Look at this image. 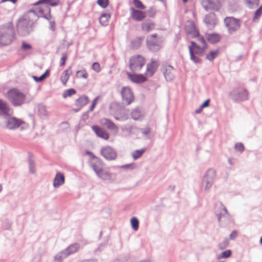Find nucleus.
Wrapping results in <instances>:
<instances>
[{"mask_svg":"<svg viewBox=\"0 0 262 262\" xmlns=\"http://www.w3.org/2000/svg\"><path fill=\"white\" fill-rule=\"evenodd\" d=\"M107 242H105L104 243L100 244L99 245V246L97 248V249H96L95 250V253H97L98 252H100L103 250V249L106 247V245H107Z\"/></svg>","mask_w":262,"mask_h":262,"instance_id":"e2e57ef3","label":"nucleus"},{"mask_svg":"<svg viewBox=\"0 0 262 262\" xmlns=\"http://www.w3.org/2000/svg\"><path fill=\"white\" fill-rule=\"evenodd\" d=\"M205 48H204V46H203V47H201L200 46H199V49L196 48L195 49H194L193 50V51L195 54L198 55L199 56H202L204 54V50H205Z\"/></svg>","mask_w":262,"mask_h":262,"instance_id":"5fc2aeb1","label":"nucleus"},{"mask_svg":"<svg viewBox=\"0 0 262 262\" xmlns=\"http://www.w3.org/2000/svg\"><path fill=\"white\" fill-rule=\"evenodd\" d=\"M89 102V99L86 95H82L76 100L75 104L76 106L82 107Z\"/></svg>","mask_w":262,"mask_h":262,"instance_id":"cd10ccee","label":"nucleus"},{"mask_svg":"<svg viewBox=\"0 0 262 262\" xmlns=\"http://www.w3.org/2000/svg\"><path fill=\"white\" fill-rule=\"evenodd\" d=\"M146 150V148H143L140 149L135 150L132 154L134 160H137L140 158Z\"/></svg>","mask_w":262,"mask_h":262,"instance_id":"e433bc0d","label":"nucleus"},{"mask_svg":"<svg viewBox=\"0 0 262 262\" xmlns=\"http://www.w3.org/2000/svg\"><path fill=\"white\" fill-rule=\"evenodd\" d=\"M130 11L132 18L136 21H141L146 17L145 12L136 10L133 7L130 8Z\"/></svg>","mask_w":262,"mask_h":262,"instance_id":"6ab92c4d","label":"nucleus"},{"mask_svg":"<svg viewBox=\"0 0 262 262\" xmlns=\"http://www.w3.org/2000/svg\"><path fill=\"white\" fill-rule=\"evenodd\" d=\"M189 54L190 56V59L192 60L195 63H201V59L195 55V53L193 51L192 48H189Z\"/></svg>","mask_w":262,"mask_h":262,"instance_id":"ea45409f","label":"nucleus"},{"mask_svg":"<svg viewBox=\"0 0 262 262\" xmlns=\"http://www.w3.org/2000/svg\"><path fill=\"white\" fill-rule=\"evenodd\" d=\"M224 22L228 32L230 34L237 31L241 28V20L233 16H228L224 18Z\"/></svg>","mask_w":262,"mask_h":262,"instance_id":"39448f33","label":"nucleus"},{"mask_svg":"<svg viewBox=\"0 0 262 262\" xmlns=\"http://www.w3.org/2000/svg\"><path fill=\"white\" fill-rule=\"evenodd\" d=\"M203 21L209 29H213L217 23L216 16L214 13H209L206 15Z\"/></svg>","mask_w":262,"mask_h":262,"instance_id":"2eb2a0df","label":"nucleus"},{"mask_svg":"<svg viewBox=\"0 0 262 262\" xmlns=\"http://www.w3.org/2000/svg\"><path fill=\"white\" fill-rule=\"evenodd\" d=\"M96 174L99 178L103 180H110L112 178L111 174L103 169H102Z\"/></svg>","mask_w":262,"mask_h":262,"instance_id":"2f4dec72","label":"nucleus"},{"mask_svg":"<svg viewBox=\"0 0 262 262\" xmlns=\"http://www.w3.org/2000/svg\"><path fill=\"white\" fill-rule=\"evenodd\" d=\"M68 256V255L64 251V250H62L57 253L54 256V261L55 262H62L63 260L66 258Z\"/></svg>","mask_w":262,"mask_h":262,"instance_id":"72a5a7b5","label":"nucleus"},{"mask_svg":"<svg viewBox=\"0 0 262 262\" xmlns=\"http://www.w3.org/2000/svg\"><path fill=\"white\" fill-rule=\"evenodd\" d=\"M234 148L235 150L242 152L244 150V145L242 143H237L235 144Z\"/></svg>","mask_w":262,"mask_h":262,"instance_id":"4d7b16f0","label":"nucleus"},{"mask_svg":"<svg viewBox=\"0 0 262 262\" xmlns=\"http://www.w3.org/2000/svg\"><path fill=\"white\" fill-rule=\"evenodd\" d=\"M68 58V56L66 53H62V57L60 59V66H63L66 64V61Z\"/></svg>","mask_w":262,"mask_h":262,"instance_id":"052dcab7","label":"nucleus"},{"mask_svg":"<svg viewBox=\"0 0 262 262\" xmlns=\"http://www.w3.org/2000/svg\"><path fill=\"white\" fill-rule=\"evenodd\" d=\"M133 3L136 8L143 10L145 9V6L140 0H133Z\"/></svg>","mask_w":262,"mask_h":262,"instance_id":"864d4df0","label":"nucleus"},{"mask_svg":"<svg viewBox=\"0 0 262 262\" xmlns=\"http://www.w3.org/2000/svg\"><path fill=\"white\" fill-rule=\"evenodd\" d=\"M100 152L101 155L108 161L114 160L117 156L116 150L109 146H103L101 148Z\"/></svg>","mask_w":262,"mask_h":262,"instance_id":"ddd939ff","label":"nucleus"},{"mask_svg":"<svg viewBox=\"0 0 262 262\" xmlns=\"http://www.w3.org/2000/svg\"><path fill=\"white\" fill-rule=\"evenodd\" d=\"M145 62V58L140 55L132 56L129 61V68L133 72L141 70Z\"/></svg>","mask_w":262,"mask_h":262,"instance_id":"423d86ee","label":"nucleus"},{"mask_svg":"<svg viewBox=\"0 0 262 262\" xmlns=\"http://www.w3.org/2000/svg\"><path fill=\"white\" fill-rule=\"evenodd\" d=\"M97 99H98V97H97L96 98H95L92 101V104L91 105L90 107V108H89V111H93L94 108H95L96 105V103H97Z\"/></svg>","mask_w":262,"mask_h":262,"instance_id":"338daca9","label":"nucleus"},{"mask_svg":"<svg viewBox=\"0 0 262 262\" xmlns=\"http://www.w3.org/2000/svg\"><path fill=\"white\" fill-rule=\"evenodd\" d=\"M80 245L78 243H75L70 245L68 248L64 249V251L67 253L68 256L76 252L79 249Z\"/></svg>","mask_w":262,"mask_h":262,"instance_id":"c756f323","label":"nucleus"},{"mask_svg":"<svg viewBox=\"0 0 262 262\" xmlns=\"http://www.w3.org/2000/svg\"><path fill=\"white\" fill-rule=\"evenodd\" d=\"M135 164L134 163L125 164L121 166L120 168L122 169H133L135 168Z\"/></svg>","mask_w":262,"mask_h":262,"instance_id":"680f3d73","label":"nucleus"},{"mask_svg":"<svg viewBox=\"0 0 262 262\" xmlns=\"http://www.w3.org/2000/svg\"><path fill=\"white\" fill-rule=\"evenodd\" d=\"M101 123L108 129L117 132L118 130V127L113 122L107 118L101 119Z\"/></svg>","mask_w":262,"mask_h":262,"instance_id":"393cba45","label":"nucleus"},{"mask_svg":"<svg viewBox=\"0 0 262 262\" xmlns=\"http://www.w3.org/2000/svg\"><path fill=\"white\" fill-rule=\"evenodd\" d=\"M229 245V241L227 238H225L224 241L219 244L218 247L221 250H224Z\"/></svg>","mask_w":262,"mask_h":262,"instance_id":"603ef678","label":"nucleus"},{"mask_svg":"<svg viewBox=\"0 0 262 262\" xmlns=\"http://www.w3.org/2000/svg\"><path fill=\"white\" fill-rule=\"evenodd\" d=\"M92 128L98 137L104 140L108 139L109 135L104 129L97 125L92 126Z\"/></svg>","mask_w":262,"mask_h":262,"instance_id":"aec40b11","label":"nucleus"},{"mask_svg":"<svg viewBox=\"0 0 262 262\" xmlns=\"http://www.w3.org/2000/svg\"><path fill=\"white\" fill-rule=\"evenodd\" d=\"M245 3L246 4V6L252 9L253 8H255L257 7L259 5V0H244Z\"/></svg>","mask_w":262,"mask_h":262,"instance_id":"58836bf2","label":"nucleus"},{"mask_svg":"<svg viewBox=\"0 0 262 262\" xmlns=\"http://www.w3.org/2000/svg\"><path fill=\"white\" fill-rule=\"evenodd\" d=\"M91 167L95 172L96 174L103 169V163L99 158L93 160L90 163Z\"/></svg>","mask_w":262,"mask_h":262,"instance_id":"b1692460","label":"nucleus"},{"mask_svg":"<svg viewBox=\"0 0 262 262\" xmlns=\"http://www.w3.org/2000/svg\"><path fill=\"white\" fill-rule=\"evenodd\" d=\"M209 103H210V99H207V100H206L200 106L203 108L205 107H207L208 106H209Z\"/></svg>","mask_w":262,"mask_h":262,"instance_id":"774afa93","label":"nucleus"},{"mask_svg":"<svg viewBox=\"0 0 262 262\" xmlns=\"http://www.w3.org/2000/svg\"><path fill=\"white\" fill-rule=\"evenodd\" d=\"M130 224L132 228L135 231H137L139 229V222L136 217H133L130 219Z\"/></svg>","mask_w":262,"mask_h":262,"instance_id":"a19ab883","label":"nucleus"},{"mask_svg":"<svg viewBox=\"0 0 262 262\" xmlns=\"http://www.w3.org/2000/svg\"><path fill=\"white\" fill-rule=\"evenodd\" d=\"M38 113L39 117L43 119L48 117V113L46 107L42 104H39L38 106Z\"/></svg>","mask_w":262,"mask_h":262,"instance_id":"473e14b6","label":"nucleus"},{"mask_svg":"<svg viewBox=\"0 0 262 262\" xmlns=\"http://www.w3.org/2000/svg\"><path fill=\"white\" fill-rule=\"evenodd\" d=\"M59 0H39L33 4L34 6L41 5L37 10L31 9L30 12L37 15L38 17H42L49 22V29L52 31L55 30V21L52 19L50 6H56L59 4Z\"/></svg>","mask_w":262,"mask_h":262,"instance_id":"f257e3e1","label":"nucleus"},{"mask_svg":"<svg viewBox=\"0 0 262 262\" xmlns=\"http://www.w3.org/2000/svg\"><path fill=\"white\" fill-rule=\"evenodd\" d=\"M155 24L153 21L150 19L145 20L141 25V29L148 32L155 29Z\"/></svg>","mask_w":262,"mask_h":262,"instance_id":"bb28decb","label":"nucleus"},{"mask_svg":"<svg viewBox=\"0 0 262 262\" xmlns=\"http://www.w3.org/2000/svg\"><path fill=\"white\" fill-rule=\"evenodd\" d=\"M15 37V33L12 22L0 26V48L10 45Z\"/></svg>","mask_w":262,"mask_h":262,"instance_id":"f03ea898","label":"nucleus"},{"mask_svg":"<svg viewBox=\"0 0 262 262\" xmlns=\"http://www.w3.org/2000/svg\"><path fill=\"white\" fill-rule=\"evenodd\" d=\"M50 75V70H47L46 72L42 74L40 76L37 77L36 76H32V78L36 82H40L47 78Z\"/></svg>","mask_w":262,"mask_h":262,"instance_id":"c9c22d12","label":"nucleus"},{"mask_svg":"<svg viewBox=\"0 0 262 262\" xmlns=\"http://www.w3.org/2000/svg\"><path fill=\"white\" fill-rule=\"evenodd\" d=\"M215 177L216 172L214 169L210 168L207 171L202 181V185L204 186L205 191H208L212 187Z\"/></svg>","mask_w":262,"mask_h":262,"instance_id":"9d476101","label":"nucleus"},{"mask_svg":"<svg viewBox=\"0 0 262 262\" xmlns=\"http://www.w3.org/2000/svg\"><path fill=\"white\" fill-rule=\"evenodd\" d=\"M131 118L134 120H142L144 118V114L141 109L137 107L132 110L130 113Z\"/></svg>","mask_w":262,"mask_h":262,"instance_id":"a878e982","label":"nucleus"},{"mask_svg":"<svg viewBox=\"0 0 262 262\" xmlns=\"http://www.w3.org/2000/svg\"><path fill=\"white\" fill-rule=\"evenodd\" d=\"M174 69L171 65H168L164 68V76L166 81H170L174 78Z\"/></svg>","mask_w":262,"mask_h":262,"instance_id":"412c9836","label":"nucleus"},{"mask_svg":"<svg viewBox=\"0 0 262 262\" xmlns=\"http://www.w3.org/2000/svg\"><path fill=\"white\" fill-rule=\"evenodd\" d=\"M207 39L210 43L214 44L220 40L221 37L220 35L217 33L207 34Z\"/></svg>","mask_w":262,"mask_h":262,"instance_id":"7c9ffc66","label":"nucleus"},{"mask_svg":"<svg viewBox=\"0 0 262 262\" xmlns=\"http://www.w3.org/2000/svg\"><path fill=\"white\" fill-rule=\"evenodd\" d=\"M203 6L206 11H219L222 7V4L219 0H204Z\"/></svg>","mask_w":262,"mask_h":262,"instance_id":"4468645a","label":"nucleus"},{"mask_svg":"<svg viewBox=\"0 0 262 262\" xmlns=\"http://www.w3.org/2000/svg\"><path fill=\"white\" fill-rule=\"evenodd\" d=\"M92 68L97 73H99L100 71V66L97 62H95L93 63Z\"/></svg>","mask_w":262,"mask_h":262,"instance_id":"bf43d9fd","label":"nucleus"},{"mask_svg":"<svg viewBox=\"0 0 262 262\" xmlns=\"http://www.w3.org/2000/svg\"><path fill=\"white\" fill-rule=\"evenodd\" d=\"M119 107V105L116 102H112L110 105V109L113 112H116L114 118L119 121H124L128 119V117L126 114H121L116 111V109Z\"/></svg>","mask_w":262,"mask_h":262,"instance_id":"f3484780","label":"nucleus"},{"mask_svg":"<svg viewBox=\"0 0 262 262\" xmlns=\"http://www.w3.org/2000/svg\"><path fill=\"white\" fill-rule=\"evenodd\" d=\"M146 46L152 52H156L160 50L162 46L160 41L157 39V34H153L147 37Z\"/></svg>","mask_w":262,"mask_h":262,"instance_id":"9b49d317","label":"nucleus"},{"mask_svg":"<svg viewBox=\"0 0 262 262\" xmlns=\"http://www.w3.org/2000/svg\"><path fill=\"white\" fill-rule=\"evenodd\" d=\"M198 37V40L200 41L201 43H203V46H204V48L207 47V43L206 42V40L203 36H201L200 34L199 36H196Z\"/></svg>","mask_w":262,"mask_h":262,"instance_id":"69168bd1","label":"nucleus"},{"mask_svg":"<svg viewBox=\"0 0 262 262\" xmlns=\"http://www.w3.org/2000/svg\"><path fill=\"white\" fill-rule=\"evenodd\" d=\"M156 64L157 62L154 61H152L150 63L147 64L146 66V71L151 73L155 72L157 68V66Z\"/></svg>","mask_w":262,"mask_h":262,"instance_id":"37998d69","label":"nucleus"},{"mask_svg":"<svg viewBox=\"0 0 262 262\" xmlns=\"http://www.w3.org/2000/svg\"><path fill=\"white\" fill-rule=\"evenodd\" d=\"M76 91L75 89L71 88L68 89L67 90H65L64 92L62 94V97L64 98L70 97L72 96L73 95L76 94Z\"/></svg>","mask_w":262,"mask_h":262,"instance_id":"a18cd8bd","label":"nucleus"},{"mask_svg":"<svg viewBox=\"0 0 262 262\" xmlns=\"http://www.w3.org/2000/svg\"><path fill=\"white\" fill-rule=\"evenodd\" d=\"M237 231L235 230L232 231V232L229 235V239L231 240L235 239L237 236Z\"/></svg>","mask_w":262,"mask_h":262,"instance_id":"0e129e2a","label":"nucleus"},{"mask_svg":"<svg viewBox=\"0 0 262 262\" xmlns=\"http://www.w3.org/2000/svg\"><path fill=\"white\" fill-rule=\"evenodd\" d=\"M127 75L130 80L138 84L142 83L147 80L146 77L142 74H132L127 72Z\"/></svg>","mask_w":262,"mask_h":262,"instance_id":"a211bd4d","label":"nucleus"},{"mask_svg":"<svg viewBox=\"0 0 262 262\" xmlns=\"http://www.w3.org/2000/svg\"><path fill=\"white\" fill-rule=\"evenodd\" d=\"M229 94L230 98L235 102L244 101L248 98V91L240 87L233 89Z\"/></svg>","mask_w":262,"mask_h":262,"instance_id":"20e7f679","label":"nucleus"},{"mask_svg":"<svg viewBox=\"0 0 262 262\" xmlns=\"http://www.w3.org/2000/svg\"><path fill=\"white\" fill-rule=\"evenodd\" d=\"M214 213L217 217V221L220 224L225 222L228 218L229 214L227 210L222 202L216 204Z\"/></svg>","mask_w":262,"mask_h":262,"instance_id":"1a4fd4ad","label":"nucleus"},{"mask_svg":"<svg viewBox=\"0 0 262 262\" xmlns=\"http://www.w3.org/2000/svg\"><path fill=\"white\" fill-rule=\"evenodd\" d=\"M76 76L78 77H81V78L86 79L88 77V74L85 72H83L81 71H78L76 72Z\"/></svg>","mask_w":262,"mask_h":262,"instance_id":"13d9d810","label":"nucleus"},{"mask_svg":"<svg viewBox=\"0 0 262 262\" xmlns=\"http://www.w3.org/2000/svg\"><path fill=\"white\" fill-rule=\"evenodd\" d=\"M122 103L124 104H130L134 99L133 93L129 87L123 86L121 91Z\"/></svg>","mask_w":262,"mask_h":262,"instance_id":"f8f14e48","label":"nucleus"},{"mask_svg":"<svg viewBox=\"0 0 262 262\" xmlns=\"http://www.w3.org/2000/svg\"><path fill=\"white\" fill-rule=\"evenodd\" d=\"M65 181V178L64 174L60 172H58L55 175L53 181V186L54 188H58L61 185H63Z\"/></svg>","mask_w":262,"mask_h":262,"instance_id":"4be33fe9","label":"nucleus"},{"mask_svg":"<svg viewBox=\"0 0 262 262\" xmlns=\"http://www.w3.org/2000/svg\"><path fill=\"white\" fill-rule=\"evenodd\" d=\"M219 54V50H212L206 55V59L209 61H213Z\"/></svg>","mask_w":262,"mask_h":262,"instance_id":"79ce46f5","label":"nucleus"},{"mask_svg":"<svg viewBox=\"0 0 262 262\" xmlns=\"http://www.w3.org/2000/svg\"><path fill=\"white\" fill-rule=\"evenodd\" d=\"M186 32L187 35L191 36V38L196 37L199 35V31L195 29L194 24L191 22L190 25L186 26Z\"/></svg>","mask_w":262,"mask_h":262,"instance_id":"5701e85b","label":"nucleus"},{"mask_svg":"<svg viewBox=\"0 0 262 262\" xmlns=\"http://www.w3.org/2000/svg\"><path fill=\"white\" fill-rule=\"evenodd\" d=\"M97 4L102 8H105L108 5V0H97Z\"/></svg>","mask_w":262,"mask_h":262,"instance_id":"6e6d98bb","label":"nucleus"},{"mask_svg":"<svg viewBox=\"0 0 262 262\" xmlns=\"http://www.w3.org/2000/svg\"><path fill=\"white\" fill-rule=\"evenodd\" d=\"M7 94L8 100L15 107L22 105L24 103L26 98V95L23 93L15 88L9 90Z\"/></svg>","mask_w":262,"mask_h":262,"instance_id":"7ed1b4c3","label":"nucleus"},{"mask_svg":"<svg viewBox=\"0 0 262 262\" xmlns=\"http://www.w3.org/2000/svg\"><path fill=\"white\" fill-rule=\"evenodd\" d=\"M16 27L18 32L21 36H27L32 31V24L27 19H19Z\"/></svg>","mask_w":262,"mask_h":262,"instance_id":"0eeeda50","label":"nucleus"},{"mask_svg":"<svg viewBox=\"0 0 262 262\" xmlns=\"http://www.w3.org/2000/svg\"><path fill=\"white\" fill-rule=\"evenodd\" d=\"M262 15V5L260 6L255 12L253 18V21H255L257 19H258Z\"/></svg>","mask_w":262,"mask_h":262,"instance_id":"de8ad7c7","label":"nucleus"},{"mask_svg":"<svg viewBox=\"0 0 262 262\" xmlns=\"http://www.w3.org/2000/svg\"><path fill=\"white\" fill-rule=\"evenodd\" d=\"M143 37H137L131 41L132 48L134 49H138L141 45Z\"/></svg>","mask_w":262,"mask_h":262,"instance_id":"f704fd0d","label":"nucleus"},{"mask_svg":"<svg viewBox=\"0 0 262 262\" xmlns=\"http://www.w3.org/2000/svg\"><path fill=\"white\" fill-rule=\"evenodd\" d=\"M110 15L107 13H102L99 17V22L103 26H106L107 24L108 19L110 18Z\"/></svg>","mask_w":262,"mask_h":262,"instance_id":"4c0bfd02","label":"nucleus"},{"mask_svg":"<svg viewBox=\"0 0 262 262\" xmlns=\"http://www.w3.org/2000/svg\"><path fill=\"white\" fill-rule=\"evenodd\" d=\"M72 68L69 67L66 70L62 73L60 79L63 85H66L67 82L69 78V76L72 74Z\"/></svg>","mask_w":262,"mask_h":262,"instance_id":"c85d7f7f","label":"nucleus"},{"mask_svg":"<svg viewBox=\"0 0 262 262\" xmlns=\"http://www.w3.org/2000/svg\"><path fill=\"white\" fill-rule=\"evenodd\" d=\"M140 131L143 136L146 137L147 138H150V137L148 136L151 132V128L149 126L141 128Z\"/></svg>","mask_w":262,"mask_h":262,"instance_id":"8fccbe9b","label":"nucleus"},{"mask_svg":"<svg viewBox=\"0 0 262 262\" xmlns=\"http://www.w3.org/2000/svg\"><path fill=\"white\" fill-rule=\"evenodd\" d=\"M4 119L5 127L9 130H15L25 123L22 119L13 117L12 115H9Z\"/></svg>","mask_w":262,"mask_h":262,"instance_id":"6e6552de","label":"nucleus"},{"mask_svg":"<svg viewBox=\"0 0 262 262\" xmlns=\"http://www.w3.org/2000/svg\"><path fill=\"white\" fill-rule=\"evenodd\" d=\"M32 49V46L25 41H22L20 49L23 51H26Z\"/></svg>","mask_w":262,"mask_h":262,"instance_id":"3c124183","label":"nucleus"},{"mask_svg":"<svg viewBox=\"0 0 262 262\" xmlns=\"http://www.w3.org/2000/svg\"><path fill=\"white\" fill-rule=\"evenodd\" d=\"M28 162L30 172L32 173H34L35 172V163L31 157H29Z\"/></svg>","mask_w":262,"mask_h":262,"instance_id":"49530a36","label":"nucleus"},{"mask_svg":"<svg viewBox=\"0 0 262 262\" xmlns=\"http://www.w3.org/2000/svg\"><path fill=\"white\" fill-rule=\"evenodd\" d=\"M232 252L230 250H226L217 256V259L227 258L231 256Z\"/></svg>","mask_w":262,"mask_h":262,"instance_id":"c03bdc74","label":"nucleus"},{"mask_svg":"<svg viewBox=\"0 0 262 262\" xmlns=\"http://www.w3.org/2000/svg\"><path fill=\"white\" fill-rule=\"evenodd\" d=\"M13 111L9 106L8 103L3 99H0V116H4V118L12 115Z\"/></svg>","mask_w":262,"mask_h":262,"instance_id":"dca6fc26","label":"nucleus"},{"mask_svg":"<svg viewBox=\"0 0 262 262\" xmlns=\"http://www.w3.org/2000/svg\"><path fill=\"white\" fill-rule=\"evenodd\" d=\"M145 12L146 16L147 15L151 18L154 17L156 13V9L154 7H150L149 10H147Z\"/></svg>","mask_w":262,"mask_h":262,"instance_id":"09e8293b","label":"nucleus"}]
</instances>
